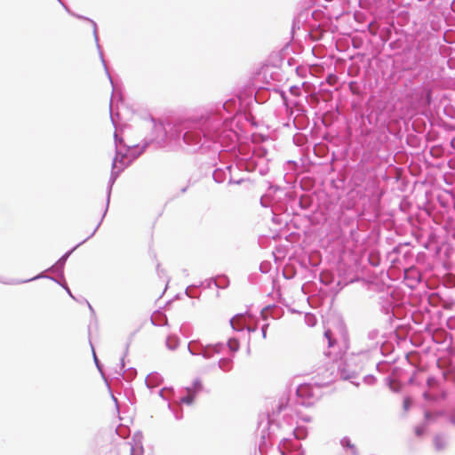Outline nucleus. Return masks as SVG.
Wrapping results in <instances>:
<instances>
[{"instance_id": "obj_2", "label": "nucleus", "mask_w": 455, "mask_h": 455, "mask_svg": "<svg viewBox=\"0 0 455 455\" xmlns=\"http://www.w3.org/2000/svg\"><path fill=\"white\" fill-rule=\"evenodd\" d=\"M433 444H434L435 449L437 451H443L447 446L444 437L442 436L441 435H435V437L433 439Z\"/></svg>"}, {"instance_id": "obj_1", "label": "nucleus", "mask_w": 455, "mask_h": 455, "mask_svg": "<svg viewBox=\"0 0 455 455\" xmlns=\"http://www.w3.org/2000/svg\"><path fill=\"white\" fill-rule=\"evenodd\" d=\"M296 393L302 398L311 397L313 395L312 387L309 384H301L298 387Z\"/></svg>"}, {"instance_id": "obj_5", "label": "nucleus", "mask_w": 455, "mask_h": 455, "mask_svg": "<svg viewBox=\"0 0 455 455\" xmlns=\"http://www.w3.org/2000/svg\"><path fill=\"white\" fill-rule=\"evenodd\" d=\"M453 422L455 423V417H454V419H453Z\"/></svg>"}, {"instance_id": "obj_4", "label": "nucleus", "mask_w": 455, "mask_h": 455, "mask_svg": "<svg viewBox=\"0 0 455 455\" xmlns=\"http://www.w3.org/2000/svg\"><path fill=\"white\" fill-rule=\"evenodd\" d=\"M183 401H185V399H183ZM186 402H187V403H189V402H190V400H189V399H186Z\"/></svg>"}, {"instance_id": "obj_3", "label": "nucleus", "mask_w": 455, "mask_h": 455, "mask_svg": "<svg viewBox=\"0 0 455 455\" xmlns=\"http://www.w3.org/2000/svg\"><path fill=\"white\" fill-rule=\"evenodd\" d=\"M324 335L325 337L328 339L329 340V346L331 347L332 346V341H331V331H326L324 332Z\"/></svg>"}]
</instances>
